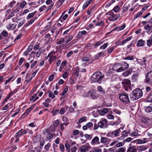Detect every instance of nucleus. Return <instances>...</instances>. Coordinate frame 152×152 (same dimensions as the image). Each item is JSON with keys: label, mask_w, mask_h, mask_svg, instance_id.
Segmentation results:
<instances>
[{"label": "nucleus", "mask_w": 152, "mask_h": 152, "mask_svg": "<svg viewBox=\"0 0 152 152\" xmlns=\"http://www.w3.org/2000/svg\"><path fill=\"white\" fill-rule=\"evenodd\" d=\"M74 71L77 76H78L79 75L78 73L79 72V68L78 67H76Z\"/></svg>", "instance_id": "obj_46"}, {"label": "nucleus", "mask_w": 152, "mask_h": 152, "mask_svg": "<svg viewBox=\"0 0 152 152\" xmlns=\"http://www.w3.org/2000/svg\"><path fill=\"white\" fill-rule=\"evenodd\" d=\"M55 53H56L54 51H52L48 54V57H49V58H51L52 57L54 56H53V55L55 54Z\"/></svg>", "instance_id": "obj_41"}, {"label": "nucleus", "mask_w": 152, "mask_h": 152, "mask_svg": "<svg viewBox=\"0 0 152 152\" xmlns=\"http://www.w3.org/2000/svg\"><path fill=\"white\" fill-rule=\"evenodd\" d=\"M38 99V96H37V94H35L30 98V100L34 102Z\"/></svg>", "instance_id": "obj_24"}, {"label": "nucleus", "mask_w": 152, "mask_h": 152, "mask_svg": "<svg viewBox=\"0 0 152 152\" xmlns=\"http://www.w3.org/2000/svg\"><path fill=\"white\" fill-rule=\"evenodd\" d=\"M48 94V96L49 98H51L52 99H53L55 97V96L53 93L50 91H47Z\"/></svg>", "instance_id": "obj_31"}, {"label": "nucleus", "mask_w": 152, "mask_h": 152, "mask_svg": "<svg viewBox=\"0 0 152 152\" xmlns=\"http://www.w3.org/2000/svg\"><path fill=\"white\" fill-rule=\"evenodd\" d=\"M120 100L126 104L130 103V101L128 97V94L125 93L120 94L119 96Z\"/></svg>", "instance_id": "obj_4"}, {"label": "nucleus", "mask_w": 152, "mask_h": 152, "mask_svg": "<svg viewBox=\"0 0 152 152\" xmlns=\"http://www.w3.org/2000/svg\"><path fill=\"white\" fill-rule=\"evenodd\" d=\"M16 25H15V24L10 23L8 24V26H7V28L9 30H14L16 28Z\"/></svg>", "instance_id": "obj_16"}, {"label": "nucleus", "mask_w": 152, "mask_h": 152, "mask_svg": "<svg viewBox=\"0 0 152 152\" xmlns=\"http://www.w3.org/2000/svg\"><path fill=\"white\" fill-rule=\"evenodd\" d=\"M25 60L23 58H21L19 61L18 64L20 65H21V64L23 63V61H24Z\"/></svg>", "instance_id": "obj_57"}, {"label": "nucleus", "mask_w": 152, "mask_h": 152, "mask_svg": "<svg viewBox=\"0 0 152 152\" xmlns=\"http://www.w3.org/2000/svg\"><path fill=\"white\" fill-rule=\"evenodd\" d=\"M122 83L126 91L131 90V82L128 79L123 80L122 82Z\"/></svg>", "instance_id": "obj_3"}, {"label": "nucleus", "mask_w": 152, "mask_h": 152, "mask_svg": "<svg viewBox=\"0 0 152 152\" xmlns=\"http://www.w3.org/2000/svg\"><path fill=\"white\" fill-rule=\"evenodd\" d=\"M97 90L101 93L102 94H103L105 93V91L103 89V88L101 86H99L97 88Z\"/></svg>", "instance_id": "obj_26"}, {"label": "nucleus", "mask_w": 152, "mask_h": 152, "mask_svg": "<svg viewBox=\"0 0 152 152\" xmlns=\"http://www.w3.org/2000/svg\"><path fill=\"white\" fill-rule=\"evenodd\" d=\"M56 58V56L53 57H52L51 58H49V63L50 64H51L52 62L55 60Z\"/></svg>", "instance_id": "obj_40"}, {"label": "nucleus", "mask_w": 152, "mask_h": 152, "mask_svg": "<svg viewBox=\"0 0 152 152\" xmlns=\"http://www.w3.org/2000/svg\"><path fill=\"white\" fill-rule=\"evenodd\" d=\"M148 102L152 103V94H150L149 96L146 98Z\"/></svg>", "instance_id": "obj_38"}, {"label": "nucleus", "mask_w": 152, "mask_h": 152, "mask_svg": "<svg viewBox=\"0 0 152 152\" xmlns=\"http://www.w3.org/2000/svg\"><path fill=\"white\" fill-rule=\"evenodd\" d=\"M86 139H91L92 137V134H85L84 135Z\"/></svg>", "instance_id": "obj_48"}, {"label": "nucleus", "mask_w": 152, "mask_h": 152, "mask_svg": "<svg viewBox=\"0 0 152 152\" xmlns=\"http://www.w3.org/2000/svg\"><path fill=\"white\" fill-rule=\"evenodd\" d=\"M65 147L66 149L67 150L68 152H69L70 149V145L68 143H66L65 144Z\"/></svg>", "instance_id": "obj_54"}, {"label": "nucleus", "mask_w": 152, "mask_h": 152, "mask_svg": "<svg viewBox=\"0 0 152 152\" xmlns=\"http://www.w3.org/2000/svg\"><path fill=\"white\" fill-rule=\"evenodd\" d=\"M101 142L105 145L108 144L110 142V139L107 137H102L100 140Z\"/></svg>", "instance_id": "obj_14"}, {"label": "nucleus", "mask_w": 152, "mask_h": 152, "mask_svg": "<svg viewBox=\"0 0 152 152\" xmlns=\"http://www.w3.org/2000/svg\"><path fill=\"white\" fill-rule=\"evenodd\" d=\"M91 98L93 99H95L97 98V96L96 95L95 93L94 92H92L91 95Z\"/></svg>", "instance_id": "obj_60"}, {"label": "nucleus", "mask_w": 152, "mask_h": 152, "mask_svg": "<svg viewBox=\"0 0 152 152\" xmlns=\"http://www.w3.org/2000/svg\"><path fill=\"white\" fill-rule=\"evenodd\" d=\"M1 34L4 37H6L7 36L8 32L4 30L1 32Z\"/></svg>", "instance_id": "obj_53"}, {"label": "nucleus", "mask_w": 152, "mask_h": 152, "mask_svg": "<svg viewBox=\"0 0 152 152\" xmlns=\"http://www.w3.org/2000/svg\"><path fill=\"white\" fill-rule=\"evenodd\" d=\"M143 13V11H140V12H138L137 14L134 15V18L135 19H136L140 16Z\"/></svg>", "instance_id": "obj_35"}, {"label": "nucleus", "mask_w": 152, "mask_h": 152, "mask_svg": "<svg viewBox=\"0 0 152 152\" xmlns=\"http://www.w3.org/2000/svg\"><path fill=\"white\" fill-rule=\"evenodd\" d=\"M86 126L88 128H90L93 126V123L91 122H89L86 124Z\"/></svg>", "instance_id": "obj_56"}, {"label": "nucleus", "mask_w": 152, "mask_h": 152, "mask_svg": "<svg viewBox=\"0 0 152 152\" xmlns=\"http://www.w3.org/2000/svg\"><path fill=\"white\" fill-rule=\"evenodd\" d=\"M37 12V11H35L29 14L27 17V19H29L32 17Z\"/></svg>", "instance_id": "obj_39"}, {"label": "nucleus", "mask_w": 152, "mask_h": 152, "mask_svg": "<svg viewBox=\"0 0 152 152\" xmlns=\"http://www.w3.org/2000/svg\"><path fill=\"white\" fill-rule=\"evenodd\" d=\"M107 45L108 43H105L103 45L101 46L100 48V49H101L104 50L107 48Z\"/></svg>", "instance_id": "obj_51"}, {"label": "nucleus", "mask_w": 152, "mask_h": 152, "mask_svg": "<svg viewBox=\"0 0 152 152\" xmlns=\"http://www.w3.org/2000/svg\"><path fill=\"white\" fill-rule=\"evenodd\" d=\"M107 121L106 119L102 118L99 123V126L100 128H105L107 127Z\"/></svg>", "instance_id": "obj_7"}, {"label": "nucleus", "mask_w": 152, "mask_h": 152, "mask_svg": "<svg viewBox=\"0 0 152 152\" xmlns=\"http://www.w3.org/2000/svg\"><path fill=\"white\" fill-rule=\"evenodd\" d=\"M139 61H138V63L140 64L143 67H145L146 66V62L147 61L146 58L145 57H143L142 59L139 60Z\"/></svg>", "instance_id": "obj_13"}, {"label": "nucleus", "mask_w": 152, "mask_h": 152, "mask_svg": "<svg viewBox=\"0 0 152 152\" xmlns=\"http://www.w3.org/2000/svg\"><path fill=\"white\" fill-rule=\"evenodd\" d=\"M60 123V121L58 120H56L53 123V126H50L49 128V130L53 132L55 131L56 127H57Z\"/></svg>", "instance_id": "obj_8"}, {"label": "nucleus", "mask_w": 152, "mask_h": 152, "mask_svg": "<svg viewBox=\"0 0 152 152\" xmlns=\"http://www.w3.org/2000/svg\"><path fill=\"white\" fill-rule=\"evenodd\" d=\"M109 15L110 16L109 17V19L110 21H115L118 19L121 16L120 14L114 15V12L112 11H110L109 13Z\"/></svg>", "instance_id": "obj_6"}, {"label": "nucleus", "mask_w": 152, "mask_h": 152, "mask_svg": "<svg viewBox=\"0 0 152 152\" xmlns=\"http://www.w3.org/2000/svg\"><path fill=\"white\" fill-rule=\"evenodd\" d=\"M91 148L89 145H84L81 146L80 148L81 152H86L88 151Z\"/></svg>", "instance_id": "obj_10"}, {"label": "nucleus", "mask_w": 152, "mask_h": 152, "mask_svg": "<svg viewBox=\"0 0 152 152\" xmlns=\"http://www.w3.org/2000/svg\"><path fill=\"white\" fill-rule=\"evenodd\" d=\"M122 66L123 67L124 69L125 70L128 69L129 67V65L128 64L125 62H122Z\"/></svg>", "instance_id": "obj_29"}, {"label": "nucleus", "mask_w": 152, "mask_h": 152, "mask_svg": "<svg viewBox=\"0 0 152 152\" xmlns=\"http://www.w3.org/2000/svg\"><path fill=\"white\" fill-rule=\"evenodd\" d=\"M27 152H38V148L37 147H36L34 148V150H29Z\"/></svg>", "instance_id": "obj_59"}, {"label": "nucleus", "mask_w": 152, "mask_h": 152, "mask_svg": "<svg viewBox=\"0 0 152 152\" xmlns=\"http://www.w3.org/2000/svg\"><path fill=\"white\" fill-rule=\"evenodd\" d=\"M145 82L150 85H152V71L148 72L145 75Z\"/></svg>", "instance_id": "obj_5"}, {"label": "nucleus", "mask_w": 152, "mask_h": 152, "mask_svg": "<svg viewBox=\"0 0 152 152\" xmlns=\"http://www.w3.org/2000/svg\"><path fill=\"white\" fill-rule=\"evenodd\" d=\"M75 87L76 89L78 91L82 90L84 88L83 86L80 85H77L75 86Z\"/></svg>", "instance_id": "obj_42"}, {"label": "nucleus", "mask_w": 152, "mask_h": 152, "mask_svg": "<svg viewBox=\"0 0 152 152\" xmlns=\"http://www.w3.org/2000/svg\"><path fill=\"white\" fill-rule=\"evenodd\" d=\"M139 74L138 72H137L133 74L132 77V79L133 81H135L137 79L139 76Z\"/></svg>", "instance_id": "obj_28"}, {"label": "nucleus", "mask_w": 152, "mask_h": 152, "mask_svg": "<svg viewBox=\"0 0 152 152\" xmlns=\"http://www.w3.org/2000/svg\"><path fill=\"white\" fill-rule=\"evenodd\" d=\"M50 143H48L45 146L44 148L46 151H48L50 147Z\"/></svg>", "instance_id": "obj_47"}, {"label": "nucleus", "mask_w": 152, "mask_h": 152, "mask_svg": "<svg viewBox=\"0 0 152 152\" xmlns=\"http://www.w3.org/2000/svg\"><path fill=\"white\" fill-rule=\"evenodd\" d=\"M124 127H121L120 128L116 130H114L113 131L111 134L112 137H116L118 136V134L121 132V129L123 130Z\"/></svg>", "instance_id": "obj_9"}, {"label": "nucleus", "mask_w": 152, "mask_h": 152, "mask_svg": "<svg viewBox=\"0 0 152 152\" xmlns=\"http://www.w3.org/2000/svg\"><path fill=\"white\" fill-rule=\"evenodd\" d=\"M145 111L147 113H150L152 111V107H145Z\"/></svg>", "instance_id": "obj_36"}, {"label": "nucleus", "mask_w": 152, "mask_h": 152, "mask_svg": "<svg viewBox=\"0 0 152 152\" xmlns=\"http://www.w3.org/2000/svg\"><path fill=\"white\" fill-rule=\"evenodd\" d=\"M126 152H137V149L134 146H130L129 148Z\"/></svg>", "instance_id": "obj_18"}, {"label": "nucleus", "mask_w": 152, "mask_h": 152, "mask_svg": "<svg viewBox=\"0 0 152 152\" xmlns=\"http://www.w3.org/2000/svg\"><path fill=\"white\" fill-rule=\"evenodd\" d=\"M120 122L121 121H111L110 123V125L112 126L114 125L117 126L120 124Z\"/></svg>", "instance_id": "obj_37"}, {"label": "nucleus", "mask_w": 152, "mask_h": 152, "mask_svg": "<svg viewBox=\"0 0 152 152\" xmlns=\"http://www.w3.org/2000/svg\"><path fill=\"white\" fill-rule=\"evenodd\" d=\"M151 26H150L149 25H147L144 26V28L146 30H148L151 29Z\"/></svg>", "instance_id": "obj_58"}, {"label": "nucleus", "mask_w": 152, "mask_h": 152, "mask_svg": "<svg viewBox=\"0 0 152 152\" xmlns=\"http://www.w3.org/2000/svg\"><path fill=\"white\" fill-rule=\"evenodd\" d=\"M89 4V2H86L85 4H84L83 7V9H85L86 8Z\"/></svg>", "instance_id": "obj_55"}, {"label": "nucleus", "mask_w": 152, "mask_h": 152, "mask_svg": "<svg viewBox=\"0 0 152 152\" xmlns=\"http://www.w3.org/2000/svg\"><path fill=\"white\" fill-rule=\"evenodd\" d=\"M147 45L149 47H150L152 45V36H151L149 39L147 41Z\"/></svg>", "instance_id": "obj_30"}, {"label": "nucleus", "mask_w": 152, "mask_h": 152, "mask_svg": "<svg viewBox=\"0 0 152 152\" xmlns=\"http://www.w3.org/2000/svg\"><path fill=\"white\" fill-rule=\"evenodd\" d=\"M103 43L102 41H99L97 42L95 44V47H97L99 46V45H101Z\"/></svg>", "instance_id": "obj_64"}, {"label": "nucleus", "mask_w": 152, "mask_h": 152, "mask_svg": "<svg viewBox=\"0 0 152 152\" xmlns=\"http://www.w3.org/2000/svg\"><path fill=\"white\" fill-rule=\"evenodd\" d=\"M120 9V7L118 6H115L113 8V10L115 12H118Z\"/></svg>", "instance_id": "obj_52"}, {"label": "nucleus", "mask_w": 152, "mask_h": 152, "mask_svg": "<svg viewBox=\"0 0 152 152\" xmlns=\"http://www.w3.org/2000/svg\"><path fill=\"white\" fill-rule=\"evenodd\" d=\"M142 90L139 88H137L133 90L130 93V96L131 100L134 101L140 98L142 96Z\"/></svg>", "instance_id": "obj_1"}, {"label": "nucleus", "mask_w": 152, "mask_h": 152, "mask_svg": "<svg viewBox=\"0 0 152 152\" xmlns=\"http://www.w3.org/2000/svg\"><path fill=\"white\" fill-rule=\"evenodd\" d=\"M27 132L26 130L21 129L16 134L17 136L20 137L21 135L25 134Z\"/></svg>", "instance_id": "obj_17"}, {"label": "nucleus", "mask_w": 152, "mask_h": 152, "mask_svg": "<svg viewBox=\"0 0 152 152\" xmlns=\"http://www.w3.org/2000/svg\"><path fill=\"white\" fill-rule=\"evenodd\" d=\"M145 43V41L142 39L139 40L137 43V47L143 46Z\"/></svg>", "instance_id": "obj_20"}, {"label": "nucleus", "mask_w": 152, "mask_h": 152, "mask_svg": "<svg viewBox=\"0 0 152 152\" xmlns=\"http://www.w3.org/2000/svg\"><path fill=\"white\" fill-rule=\"evenodd\" d=\"M33 48V45H31L28 46V48L26 50L29 52H30L31 50H32Z\"/></svg>", "instance_id": "obj_63"}, {"label": "nucleus", "mask_w": 152, "mask_h": 152, "mask_svg": "<svg viewBox=\"0 0 152 152\" xmlns=\"http://www.w3.org/2000/svg\"><path fill=\"white\" fill-rule=\"evenodd\" d=\"M52 112L53 113V115H55L58 113L59 110H55L53 111Z\"/></svg>", "instance_id": "obj_62"}, {"label": "nucleus", "mask_w": 152, "mask_h": 152, "mask_svg": "<svg viewBox=\"0 0 152 152\" xmlns=\"http://www.w3.org/2000/svg\"><path fill=\"white\" fill-rule=\"evenodd\" d=\"M120 66V63H115L113 65L112 69L113 70L116 71Z\"/></svg>", "instance_id": "obj_27"}, {"label": "nucleus", "mask_w": 152, "mask_h": 152, "mask_svg": "<svg viewBox=\"0 0 152 152\" xmlns=\"http://www.w3.org/2000/svg\"><path fill=\"white\" fill-rule=\"evenodd\" d=\"M106 52V51H103L99 53H98L97 54H96L95 56V58H100Z\"/></svg>", "instance_id": "obj_23"}, {"label": "nucleus", "mask_w": 152, "mask_h": 152, "mask_svg": "<svg viewBox=\"0 0 152 152\" xmlns=\"http://www.w3.org/2000/svg\"><path fill=\"white\" fill-rule=\"evenodd\" d=\"M79 133V131L77 130H74L73 131V134L74 135H76Z\"/></svg>", "instance_id": "obj_61"}, {"label": "nucleus", "mask_w": 152, "mask_h": 152, "mask_svg": "<svg viewBox=\"0 0 152 152\" xmlns=\"http://www.w3.org/2000/svg\"><path fill=\"white\" fill-rule=\"evenodd\" d=\"M97 112L101 115H104L108 112V110L107 108H104L102 109L98 110Z\"/></svg>", "instance_id": "obj_12"}, {"label": "nucleus", "mask_w": 152, "mask_h": 152, "mask_svg": "<svg viewBox=\"0 0 152 152\" xmlns=\"http://www.w3.org/2000/svg\"><path fill=\"white\" fill-rule=\"evenodd\" d=\"M147 148V147L146 145H142L140 146L137 148V151L138 152H141L146 150Z\"/></svg>", "instance_id": "obj_15"}, {"label": "nucleus", "mask_w": 152, "mask_h": 152, "mask_svg": "<svg viewBox=\"0 0 152 152\" xmlns=\"http://www.w3.org/2000/svg\"><path fill=\"white\" fill-rule=\"evenodd\" d=\"M132 71V70L130 69L129 70H127L123 73V76L124 77L128 76L129 74H130Z\"/></svg>", "instance_id": "obj_34"}, {"label": "nucleus", "mask_w": 152, "mask_h": 152, "mask_svg": "<svg viewBox=\"0 0 152 152\" xmlns=\"http://www.w3.org/2000/svg\"><path fill=\"white\" fill-rule=\"evenodd\" d=\"M87 32L85 31H82L79 32L77 34L76 36L77 38H80L83 35H86Z\"/></svg>", "instance_id": "obj_19"}, {"label": "nucleus", "mask_w": 152, "mask_h": 152, "mask_svg": "<svg viewBox=\"0 0 152 152\" xmlns=\"http://www.w3.org/2000/svg\"><path fill=\"white\" fill-rule=\"evenodd\" d=\"M66 64V61H63L61 64L60 68V69H63L64 66Z\"/></svg>", "instance_id": "obj_49"}, {"label": "nucleus", "mask_w": 152, "mask_h": 152, "mask_svg": "<svg viewBox=\"0 0 152 152\" xmlns=\"http://www.w3.org/2000/svg\"><path fill=\"white\" fill-rule=\"evenodd\" d=\"M125 148L124 147L119 148L118 150V152H125Z\"/></svg>", "instance_id": "obj_44"}, {"label": "nucleus", "mask_w": 152, "mask_h": 152, "mask_svg": "<svg viewBox=\"0 0 152 152\" xmlns=\"http://www.w3.org/2000/svg\"><path fill=\"white\" fill-rule=\"evenodd\" d=\"M87 117L86 116H84L80 118L78 121L77 122V124L81 123L83 122H85L86 121Z\"/></svg>", "instance_id": "obj_25"}, {"label": "nucleus", "mask_w": 152, "mask_h": 152, "mask_svg": "<svg viewBox=\"0 0 152 152\" xmlns=\"http://www.w3.org/2000/svg\"><path fill=\"white\" fill-rule=\"evenodd\" d=\"M129 9V7L128 5L125 4L123 6L122 13H121L123 15L124 12H126Z\"/></svg>", "instance_id": "obj_32"}, {"label": "nucleus", "mask_w": 152, "mask_h": 152, "mask_svg": "<svg viewBox=\"0 0 152 152\" xmlns=\"http://www.w3.org/2000/svg\"><path fill=\"white\" fill-rule=\"evenodd\" d=\"M128 134L129 133L127 132L126 131L124 130L123 131L122 133V136L119 137L118 138V139L121 140L123 139L125 137H126L127 136L126 135Z\"/></svg>", "instance_id": "obj_21"}, {"label": "nucleus", "mask_w": 152, "mask_h": 152, "mask_svg": "<svg viewBox=\"0 0 152 152\" xmlns=\"http://www.w3.org/2000/svg\"><path fill=\"white\" fill-rule=\"evenodd\" d=\"M36 105V104H34L32 105L31 107L28 108L25 111V113L26 114V115H27L34 108V107Z\"/></svg>", "instance_id": "obj_22"}, {"label": "nucleus", "mask_w": 152, "mask_h": 152, "mask_svg": "<svg viewBox=\"0 0 152 152\" xmlns=\"http://www.w3.org/2000/svg\"><path fill=\"white\" fill-rule=\"evenodd\" d=\"M125 69H124L123 67H119L117 69L116 71L117 72H120L124 71Z\"/></svg>", "instance_id": "obj_43"}, {"label": "nucleus", "mask_w": 152, "mask_h": 152, "mask_svg": "<svg viewBox=\"0 0 152 152\" xmlns=\"http://www.w3.org/2000/svg\"><path fill=\"white\" fill-rule=\"evenodd\" d=\"M104 23L103 21H101L97 23L96 24V26H102L104 25Z\"/></svg>", "instance_id": "obj_50"}, {"label": "nucleus", "mask_w": 152, "mask_h": 152, "mask_svg": "<svg viewBox=\"0 0 152 152\" xmlns=\"http://www.w3.org/2000/svg\"><path fill=\"white\" fill-rule=\"evenodd\" d=\"M144 140H142L141 139H137L138 144H142L146 142L145 140L147 139L146 138H144L143 139Z\"/></svg>", "instance_id": "obj_33"}, {"label": "nucleus", "mask_w": 152, "mask_h": 152, "mask_svg": "<svg viewBox=\"0 0 152 152\" xmlns=\"http://www.w3.org/2000/svg\"><path fill=\"white\" fill-rule=\"evenodd\" d=\"M104 77L100 72H95L93 74L91 77V81L94 83H98L99 84L101 83L102 79Z\"/></svg>", "instance_id": "obj_2"}, {"label": "nucleus", "mask_w": 152, "mask_h": 152, "mask_svg": "<svg viewBox=\"0 0 152 152\" xmlns=\"http://www.w3.org/2000/svg\"><path fill=\"white\" fill-rule=\"evenodd\" d=\"M134 59V58L132 56H129L126 57L125 58H124V60H133Z\"/></svg>", "instance_id": "obj_45"}, {"label": "nucleus", "mask_w": 152, "mask_h": 152, "mask_svg": "<svg viewBox=\"0 0 152 152\" xmlns=\"http://www.w3.org/2000/svg\"><path fill=\"white\" fill-rule=\"evenodd\" d=\"M91 145H95V144H100V142L99 141V137L96 136L94 138L91 142Z\"/></svg>", "instance_id": "obj_11"}]
</instances>
